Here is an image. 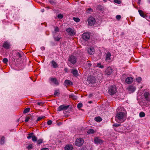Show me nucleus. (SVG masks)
Listing matches in <instances>:
<instances>
[{"instance_id":"obj_1","label":"nucleus","mask_w":150,"mask_h":150,"mask_svg":"<svg viewBox=\"0 0 150 150\" xmlns=\"http://www.w3.org/2000/svg\"><path fill=\"white\" fill-rule=\"evenodd\" d=\"M116 121L118 122L122 123L126 120L125 114L123 112H120L117 113L115 117Z\"/></svg>"},{"instance_id":"obj_2","label":"nucleus","mask_w":150,"mask_h":150,"mask_svg":"<svg viewBox=\"0 0 150 150\" xmlns=\"http://www.w3.org/2000/svg\"><path fill=\"white\" fill-rule=\"evenodd\" d=\"M21 57V55L19 52L16 50H13L12 56L10 57L12 59L13 61L15 62L16 59H18L19 58Z\"/></svg>"},{"instance_id":"obj_3","label":"nucleus","mask_w":150,"mask_h":150,"mask_svg":"<svg viewBox=\"0 0 150 150\" xmlns=\"http://www.w3.org/2000/svg\"><path fill=\"white\" fill-rule=\"evenodd\" d=\"M117 91L116 87L115 85L111 86L108 88V93L110 95H112L115 94Z\"/></svg>"},{"instance_id":"obj_4","label":"nucleus","mask_w":150,"mask_h":150,"mask_svg":"<svg viewBox=\"0 0 150 150\" xmlns=\"http://www.w3.org/2000/svg\"><path fill=\"white\" fill-rule=\"evenodd\" d=\"M76 57L73 55H71L69 56L68 61L72 64H74L76 62Z\"/></svg>"},{"instance_id":"obj_5","label":"nucleus","mask_w":150,"mask_h":150,"mask_svg":"<svg viewBox=\"0 0 150 150\" xmlns=\"http://www.w3.org/2000/svg\"><path fill=\"white\" fill-rule=\"evenodd\" d=\"M66 31L68 34L71 36L74 35L76 33V31L74 29H72L70 28H67L66 30Z\"/></svg>"},{"instance_id":"obj_6","label":"nucleus","mask_w":150,"mask_h":150,"mask_svg":"<svg viewBox=\"0 0 150 150\" xmlns=\"http://www.w3.org/2000/svg\"><path fill=\"white\" fill-rule=\"evenodd\" d=\"M84 142L83 139L81 138L77 139L75 142V145L78 146H81Z\"/></svg>"},{"instance_id":"obj_7","label":"nucleus","mask_w":150,"mask_h":150,"mask_svg":"<svg viewBox=\"0 0 150 150\" xmlns=\"http://www.w3.org/2000/svg\"><path fill=\"white\" fill-rule=\"evenodd\" d=\"M136 87L133 85H129L127 88V90L129 93H133L136 89Z\"/></svg>"},{"instance_id":"obj_8","label":"nucleus","mask_w":150,"mask_h":150,"mask_svg":"<svg viewBox=\"0 0 150 150\" xmlns=\"http://www.w3.org/2000/svg\"><path fill=\"white\" fill-rule=\"evenodd\" d=\"M90 34L89 32H87L83 33L82 35V38L86 41L88 40L90 38Z\"/></svg>"},{"instance_id":"obj_9","label":"nucleus","mask_w":150,"mask_h":150,"mask_svg":"<svg viewBox=\"0 0 150 150\" xmlns=\"http://www.w3.org/2000/svg\"><path fill=\"white\" fill-rule=\"evenodd\" d=\"M88 23L90 25H93L96 23V20L93 17H91L88 19Z\"/></svg>"},{"instance_id":"obj_10","label":"nucleus","mask_w":150,"mask_h":150,"mask_svg":"<svg viewBox=\"0 0 150 150\" xmlns=\"http://www.w3.org/2000/svg\"><path fill=\"white\" fill-rule=\"evenodd\" d=\"M87 81L89 83L93 84L96 82V79L93 76H90L88 77L87 79Z\"/></svg>"},{"instance_id":"obj_11","label":"nucleus","mask_w":150,"mask_h":150,"mask_svg":"<svg viewBox=\"0 0 150 150\" xmlns=\"http://www.w3.org/2000/svg\"><path fill=\"white\" fill-rule=\"evenodd\" d=\"M69 105L66 106L64 105H61L57 108V110L60 111L63 110H66L69 107Z\"/></svg>"},{"instance_id":"obj_12","label":"nucleus","mask_w":150,"mask_h":150,"mask_svg":"<svg viewBox=\"0 0 150 150\" xmlns=\"http://www.w3.org/2000/svg\"><path fill=\"white\" fill-rule=\"evenodd\" d=\"M11 45L9 42L6 41L4 43L3 47L6 49H8L10 48Z\"/></svg>"},{"instance_id":"obj_13","label":"nucleus","mask_w":150,"mask_h":150,"mask_svg":"<svg viewBox=\"0 0 150 150\" xmlns=\"http://www.w3.org/2000/svg\"><path fill=\"white\" fill-rule=\"evenodd\" d=\"M144 96L146 99L148 101H150V93L149 92H145Z\"/></svg>"},{"instance_id":"obj_14","label":"nucleus","mask_w":150,"mask_h":150,"mask_svg":"<svg viewBox=\"0 0 150 150\" xmlns=\"http://www.w3.org/2000/svg\"><path fill=\"white\" fill-rule=\"evenodd\" d=\"M111 56V53L109 52H107L106 54L105 59V60L106 62H109L110 60V57Z\"/></svg>"},{"instance_id":"obj_15","label":"nucleus","mask_w":150,"mask_h":150,"mask_svg":"<svg viewBox=\"0 0 150 150\" xmlns=\"http://www.w3.org/2000/svg\"><path fill=\"white\" fill-rule=\"evenodd\" d=\"M112 72V69L111 67L107 68L105 71L106 74L108 75H110Z\"/></svg>"},{"instance_id":"obj_16","label":"nucleus","mask_w":150,"mask_h":150,"mask_svg":"<svg viewBox=\"0 0 150 150\" xmlns=\"http://www.w3.org/2000/svg\"><path fill=\"white\" fill-rule=\"evenodd\" d=\"M95 50L94 48L92 47H90L88 49V52L90 54H93L94 53Z\"/></svg>"},{"instance_id":"obj_17","label":"nucleus","mask_w":150,"mask_h":150,"mask_svg":"<svg viewBox=\"0 0 150 150\" xmlns=\"http://www.w3.org/2000/svg\"><path fill=\"white\" fill-rule=\"evenodd\" d=\"M94 141L95 144L101 143L103 142L102 140L98 137L95 138Z\"/></svg>"},{"instance_id":"obj_18","label":"nucleus","mask_w":150,"mask_h":150,"mask_svg":"<svg viewBox=\"0 0 150 150\" xmlns=\"http://www.w3.org/2000/svg\"><path fill=\"white\" fill-rule=\"evenodd\" d=\"M133 81V78L131 77H127L125 79V82L127 84L131 83Z\"/></svg>"},{"instance_id":"obj_19","label":"nucleus","mask_w":150,"mask_h":150,"mask_svg":"<svg viewBox=\"0 0 150 150\" xmlns=\"http://www.w3.org/2000/svg\"><path fill=\"white\" fill-rule=\"evenodd\" d=\"M73 148V146L72 145H67L65 146L64 149L65 150H72Z\"/></svg>"},{"instance_id":"obj_20","label":"nucleus","mask_w":150,"mask_h":150,"mask_svg":"<svg viewBox=\"0 0 150 150\" xmlns=\"http://www.w3.org/2000/svg\"><path fill=\"white\" fill-rule=\"evenodd\" d=\"M51 64L52 66L54 68H56L58 67V64L54 60H52L51 62Z\"/></svg>"},{"instance_id":"obj_21","label":"nucleus","mask_w":150,"mask_h":150,"mask_svg":"<svg viewBox=\"0 0 150 150\" xmlns=\"http://www.w3.org/2000/svg\"><path fill=\"white\" fill-rule=\"evenodd\" d=\"M50 80L51 81L53 82L55 84L58 85L59 83L56 78H50Z\"/></svg>"},{"instance_id":"obj_22","label":"nucleus","mask_w":150,"mask_h":150,"mask_svg":"<svg viewBox=\"0 0 150 150\" xmlns=\"http://www.w3.org/2000/svg\"><path fill=\"white\" fill-rule=\"evenodd\" d=\"M64 83L66 85L70 86L73 84L72 82L69 80H66L64 81Z\"/></svg>"},{"instance_id":"obj_23","label":"nucleus","mask_w":150,"mask_h":150,"mask_svg":"<svg viewBox=\"0 0 150 150\" xmlns=\"http://www.w3.org/2000/svg\"><path fill=\"white\" fill-rule=\"evenodd\" d=\"M69 98H71L74 100H76L77 99V97L73 94H71L69 96Z\"/></svg>"},{"instance_id":"obj_24","label":"nucleus","mask_w":150,"mask_h":150,"mask_svg":"<svg viewBox=\"0 0 150 150\" xmlns=\"http://www.w3.org/2000/svg\"><path fill=\"white\" fill-rule=\"evenodd\" d=\"M138 12L140 16L143 18H145L146 17V15L144 14L143 12L141 10H138Z\"/></svg>"},{"instance_id":"obj_25","label":"nucleus","mask_w":150,"mask_h":150,"mask_svg":"<svg viewBox=\"0 0 150 150\" xmlns=\"http://www.w3.org/2000/svg\"><path fill=\"white\" fill-rule=\"evenodd\" d=\"M71 73L74 76H78V71L76 70H72Z\"/></svg>"},{"instance_id":"obj_26","label":"nucleus","mask_w":150,"mask_h":150,"mask_svg":"<svg viewBox=\"0 0 150 150\" xmlns=\"http://www.w3.org/2000/svg\"><path fill=\"white\" fill-rule=\"evenodd\" d=\"M95 132L93 129H91L88 130L87 132L88 134H92L95 133Z\"/></svg>"},{"instance_id":"obj_27","label":"nucleus","mask_w":150,"mask_h":150,"mask_svg":"<svg viewBox=\"0 0 150 150\" xmlns=\"http://www.w3.org/2000/svg\"><path fill=\"white\" fill-rule=\"evenodd\" d=\"M54 35H53V37L54 38V41H59L61 39V37L59 36L57 37H55L54 36Z\"/></svg>"},{"instance_id":"obj_28","label":"nucleus","mask_w":150,"mask_h":150,"mask_svg":"<svg viewBox=\"0 0 150 150\" xmlns=\"http://www.w3.org/2000/svg\"><path fill=\"white\" fill-rule=\"evenodd\" d=\"M94 119L96 121L98 122H99L102 120V118L99 117H95Z\"/></svg>"},{"instance_id":"obj_29","label":"nucleus","mask_w":150,"mask_h":150,"mask_svg":"<svg viewBox=\"0 0 150 150\" xmlns=\"http://www.w3.org/2000/svg\"><path fill=\"white\" fill-rule=\"evenodd\" d=\"M34 133L33 132H31L28 134V136L27 137V138L28 139H30L32 138L33 136Z\"/></svg>"},{"instance_id":"obj_30","label":"nucleus","mask_w":150,"mask_h":150,"mask_svg":"<svg viewBox=\"0 0 150 150\" xmlns=\"http://www.w3.org/2000/svg\"><path fill=\"white\" fill-rule=\"evenodd\" d=\"M5 142V137L4 136H3L1 138L0 141V144L2 145L4 144Z\"/></svg>"},{"instance_id":"obj_31","label":"nucleus","mask_w":150,"mask_h":150,"mask_svg":"<svg viewBox=\"0 0 150 150\" xmlns=\"http://www.w3.org/2000/svg\"><path fill=\"white\" fill-rule=\"evenodd\" d=\"M59 29L58 28L57 26L55 27H54V32H53V35H55V33L56 32H59Z\"/></svg>"},{"instance_id":"obj_32","label":"nucleus","mask_w":150,"mask_h":150,"mask_svg":"<svg viewBox=\"0 0 150 150\" xmlns=\"http://www.w3.org/2000/svg\"><path fill=\"white\" fill-rule=\"evenodd\" d=\"M139 115L140 117H143L145 116V114L144 112H140Z\"/></svg>"},{"instance_id":"obj_33","label":"nucleus","mask_w":150,"mask_h":150,"mask_svg":"<svg viewBox=\"0 0 150 150\" xmlns=\"http://www.w3.org/2000/svg\"><path fill=\"white\" fill-rule=\"evenodd\" d=\"M30 108H25L23 111L24 113H26L30 111Z\"/></svg>"},{"instance_id":"obj_34","label":"nucleus","mask_w":150,"mask_h":150,"mask_svg":"<svg viewBox=\"0 0 150 150\" xmlns=\"http://www.w3.org/2000/svg\"><path fill=\"white\" fill-rule=\"evenodd\" d=\"M97 67L101 69H102L104 67L100 63H97Z\"/></svg>"},{"instance_id":"obj_35","label":"nucleus","mask_w":150,"mask_h":150,"mask_svg":"<svg viewBox=\"0 0 150 150\" xmlns=\"http://www.w3.org/2000/svg\"><path fill=\"white\" fill-rule=\"evenodd\" d=\"M73 19L74 21L76 22H79L80 21L79 18H78L74 17Z\"/></svg>"},{"instance_id":"obj_36","label":"nucleus","mask_w":150,"mask_h":150,"mask_svg":"<svg viewBox=\"0 0 150 150\" xmlns=\"http://www.w3.org/2000/svg\"><path fill=\"white\" fill-rule=\"evenodd\" d=\"M59 94V90H55L54 91V96H58Z\"/></svg>"},{"instance_id":"obj_37","label":"nucleus","mask_w":150,"mask_h":150,"mask_svg":"<svg viewBox=\"0 0 150 150\" xmlns=\"http://www.w3.org/2000/svg\"><path fill=\"white\" fill-rule=\"evenodd\" d=\"M37 138L35 137V136L33 135L32 138V140L33 142L36 141L37 140Z\"/></svg>"},{"instance_id":"obj_38","label":"nucleus","mask_w":150,"mask_h":150,"mask_svg":"<svg viewBox=\"0 0 150 150\" xmlns=\"http://www.w3.org/2000/svg\"><path fill=\"white\" fill-rule=\"evenodd\" d=\"M45 116H41L39 117L37 120V121H38L40 120H41Z\"/></svg>"},{"instance_id":"obj_39","label":"nucleus","mask_w":150,"mask_h":150,"mask_svg":"<svg viewBox=\"0 0 150 150\" xmlns=\"http://www.w3.org/2000/svg\"><path fill=\"white\" fill-rule=\"evenodd\" d=\"M114 2L115 3H117L118 4H120L121 3V1L120 0H114Z\"/></svg>"},{"instance_id":"obj_40","label":"nucleus","mask_w":150,"mask_h":150,"mask_svg":"<svg viewBox=\"0 0 150 150\" xmlns=\"http://www.w3.org/2000/svg\"><path fill=\"white\" fill-rule=\"evenodd\" d=\"M43 142V140L42 139H39L37 141V144H41Z\"/></svg>"},{"instance_id":"obj_41","label":"nucleus","mask_w":150,"mask_h":150,"mask_svg":"<svg viewBox=\"0 0 150 150\" xmlns=\"http://www.w3.org/2000/svg\"><path fill=\"white\" fill-rule=\"evenodd\" d=\"M8 62V60L7 58H4L3 59V62L4 63H6Z\"/></svg>"},{"instance_id":"obj_42","label":"nucleus","mask_w":150,"mask_h":150,"mask_svg":"<svg viewBox=\"0 0 150 150\" xmlns=\"http://www.w3.org/2000/svg\"><path fill=\"white\" fill-rule=\"evenodd\" d=\"M141 80L142 79L140 77H138L136 79V81L139 83L140 82Z\"/></svg>"},{"instance_id":"obj_43","label":"nucleus","mask_w":150,"mask_h":150,"mask_svg":"<svg viewBox=\"0 0 150 150\" xmlns=\"http://www.w3.org/2000/svg\"><path fill=\"white\" fill-rule=\"evenodd\" d=\"M121 125L119 124L115 123L113 125V126L115 127H117L120 126Z\"/></svg>"},{"instance_id":"obj_44","label":"nucleus","mask_w":150,"mask_h":150,"mask_svg":"<svg viewBox=\"0 0 150 150\" xmlns=\"http://www.w3.org/2000/svg\"><path fill=\"white\" fill-rule=\"evenodd\" d=\"M82 106V104L81 103H79L77 105L78 108H81Z\"/></svg>"},{"instance_id":"obj_45","label":"nucleus","mask_w":150,"mask_h":150,"mask_svg":"<svg viewBox=\"0 0 150 150\" xmlns=\"http://www.w3.org/2000/svg\"><path fill=\"white\" fill-rule=\"evenodd\" d=\"M33 146L32 144H29L27 147V148L29 149L30 150L32 149V148Z\"/></svg>"},{"instance_id":"obj_46","label":"nucleus","mask_w":150,"mask_h":150,"mask_svg":"<svg viewBox=\"0 0 150 150\" xmlns=\"http://www.w3.org/2000/svg\"><path fill=\"white\" fill-rule=\"evenodd\" d=\"M58 18L61 19L63 17V15L62 14H59L57 16Z\"/></svg>"},{"instance_id":"obj_47","label":"nucleus","mask_w":150,"mask_h":150,"mask_svg":"<svg viewBox=\"0 0 150 150\" xmlns=\"http://www.w3.org/2000/svg\"><path fill=\"white\" fill-rule=\"evenodd\" d=\"M116 18L117 20H119L121 18V16L120 15H117L116 16Z\"/></svg>"},{"instance_id":"obj_48","label":"nucleus","mask_w":150,"mask_h":150,"mask_svg":"<svg viewBox=\"0 0 150 150\" xmlns=\"http://www.w3.org/2000/svg\"><path fill=\"white\" fill-rule=\"evenodd\" d=\"M30 118V117H27L26 118V119H25V122H27L29 120Z\"/></svg>"},{"instance_id":"obj_49","label":"nucleus","mask_w":150,"mask_h":150,"mask_svg":"<svg viewBox=\"0 0 150 150\" xmlns=\"http://www.w3.org/2000/svg\"><path fill=\"white\" fill-rule=\"evenodd\" d=\"M52 123V122L51 120H49L47 122V124L48 125H51Z\"/></svg>"},{"instance_id":"obj_50","label":"nucleus","mask_w":150,"mask_h":150,"mask_svg":"<svg viewBox=\"0 0 150 150\" xmlns=\"http://www.w3.org/2000/svg\"><path fill=\"white\" fill-rule=\"evenodd\" d=\"M87 10L88 11V12H93V9L91 8H89L87 9Z\"/></svg>"},{"instance_id":"obj_51","label":"nucleus","mask_w":150,"mask_h":150,"mask_svg":"<svg viewBox=\"0 0 150 150\" xmlns=\"http://www.w3.org/2000/svg\"><path fill=\"white\" fill-rule=\"evenodd\" d=\"M87 64L88 65V67H90L91 65V64L89 62H88L87 63Z\"/></svg>"},{"instance_id":"obj_52","label":"nucleus","mask_w":150,"mask_h":150,"mask_svg":"<svg viewBox=\"0 0 150 150\" xmlns=\"http://www.w3.org/2000/svg\"><path fill=\"white\" fill-rule=\"evenodd\" d=\"M38 105H40L43 104L42 102H38L37 103Z\"/></svg>"},{"instance_id":"obj_53","label":"nucleus","mask_w":150,"mask_h":150,"mask_svg":"<svg viewBox=\"0 0 150 150\" xmlns=\"http://www.w3.org/2000/svg\"><path fill=\"white\" fill-rule=\"evenodd\" d=\"M40 49L42 50H45V47H42Z\"/></svg>"},{"instance_id":"obj_54","label":"nucleus","mask_w":150,"mask_h":150,"mask_svg":"<svg viewBox=\"0 0 150 150\" xmlns=\"http://www.w3.org/2000/svg\"><path fill=\"white\" fill-rule=\"evenodd\" d=\"M64 70L65 72H67L68 71V69L67 68H66L64 69Z\"/></svg>"},{"instance_id":"obj_55","label":"nucleus","mask_w":150,"mask_h":150,"mask_svg":"<svg viewBox=\"0 0 150 150\" xmlns=\"http://www.w3.org/2000/svg\"><path fill=\"white\" fill-rule=\"evenodd\" d=\"M48 149L47 148H43L42 149H41V150H47Z\"/></svg>"},{"instance_id":"obj_56","label":"nucleus","mask_w":150,"mask_h":150,"mask_svg":"<svg viewBox=\"0 0 150 150\" xmlns=\"http://www.w3.org/2000/svg\"><path fill=\"white\" fill-rule=\"evenodd\" d=\"M141 1V0H138V3L139 4Z\"/></svg>"},{"instance_id":"obj_57","label":"nucleus","mask_w":150,"mask_h":150,"mask_svg":"<svg viewBox=\"0 0 150 150\" xmlns=\"http://www.w3.org/2000/svg\"><path fill=\"white\" fill-rule=\"evenodd\" d=\"M114 130H115V131H117V130L116 129H117L116 128H114Z\"/></svg>"},{"instance_id":"obj_58","label":"nucleus","mask_w":150,"mask_h":150,"mask_svg":"<svg viewBox=\"0 0 150 150\" xmlns=\"http://www.w3.org/2000/svg\"><path fill=\"white\" fill-rule=\"evenodd\" d=\"M148 2L150 4V0H148Z\"/></svg>"},{"instance_id":"obj_59","label":"nucleus","mask_w":150,"mask_h":150,"mask_svg":"<svg viewBox=\"0 0 150 150\" xmlns=\"http://www.w3.org/2000/svg\"><path fill=\"white\" fill-rule=\"evenodd\" d=\"M44 9H42V12H44Z\"/></svg>"},{"instance_id":"obj_60","label":"nucleus","mask_w":150,"mask_h":150,"mask_svg":"<svg viewBox=\"0 0 150 150\" xmlns=\"http://www.w3.org/2000/svg\"><path fill=\"white\" fill-rule=\"evenodd\" d=\"M89 103H91V101H89Z\"/></svg>"},{"instance_id":"obj_61","label":"nucleus","mask_w":150,"mask_h":150,"mask_svg":"<svg viewBox=\"0 0 150 150\" xmlns=\"http://www.w3.org/2000/svg\"><path fill=\"white\" fill-rule=\"evenodd\" d=\"M136 142L137 143V144H138L139 143V142H138V141H136Z\"/></svg>"},{"instance_id":"obj_62","label":"nucleus","mask_w":150,"mask_h":150,"mask_svg":"<svg viewBox=\"0 0 150 150\" xmlns=\"http://www.w3.org/2000/svg\"><path fill=\"white\" fill-rule=\"evenodd\" d=\"M103 1L105 2H106V0H103Z\"/></svg>"},{"instance_id":"obj_63","label":"nucleus","mask_w":150,"mask_h":150,"mask_svg":"<svg viewBox=\"0 0 150 150\" xmlns=\"http://www.w3.org/2000/svg\"><path fill=\"white\" fill-rule=\"evenodd\" d=\"M123 34H124L123 33V32H122V35H123Z\"/></svg>"},{"instance_id":"obj_64","label":"nucleus","mask_w":150,"mask_h":150,"mask_svg":"<svg viewBox=\"0 0 150 150\" xmlns=\"http://www.w3.org/2000/svg\"><path fill=\"white\" fill-rule=\"evenodd\" d=\"M149 25L150 26V23H149Z\"/></svg>"}]
</instances>
